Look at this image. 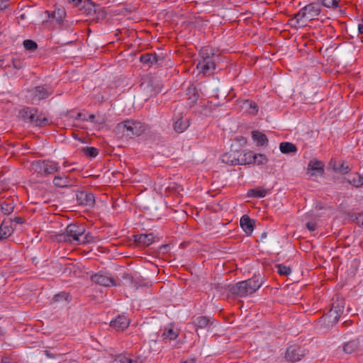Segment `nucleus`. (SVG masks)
I'll use <instances>...</instances> for the list:
<instances>
[{
    "mask_svg": "<svg viewBox=\"0 0 363 363\" xmlns=\"http://www.w3.org/2000/svg\"><path fill=\"white\" fill-rule=\"evenodd\" d=\"M262 284L263 280L260 276H254L233 285L230 288V291L239 297H245L255 293L262 286Z\"/></svg>",
    "mask_w": 363,
    "mask_h": 363,
    "instance_id": "f257e3e1",
    "label": "nucleus"
},
{
    "mask_svg": "<svg viewBox=\"0 0 363 363\" xmlns=\"http://www.w3.org/2000/svg\"><path fill=\"white\" fill-rule=\"evenodd\" d=\"M116 129L118 132L122 133L123 137L133 138L143 134L148 129V125L139 121L125 120L119 123Z\"/></svg>",
    "mask_w": 363,
    "mask_h": 363,
    "instance_id": "f03ea898",
    "label": "nucleus"
},
{
    "mask_svg": "<svg viewBox=\"0 0 363 363\" xmlns=\"http://www.w3.org/2000/svg\"><path fill=\"white\" fill-rule=\"evenodd\" d=\"M321 12V5L317 2H313L307 4L300 9L295 14L294 18L289 20L291 25L296 27L301 19L313 20L315 19Z\"/></svg>",
    "mask_w": 363,
    "mask_h": 363,
    "instance_id": "7ed1b4c3",
    "label": "nucleus"
},
{
    "mask_svg": "<svg viewBox=\"0 0 363 363\" xmlns=\"http://www.w3.org/2000/svg\"><path fill=\"white\" fill-rule=\"evenodd\" d=\"M85 233V228L83 225L71 223L68 225L63 233L57 235L60 242H69L74 245H79L81 237Z\"/></svg>",
    "mask_w": 363,
    "mask_h": 363,
    "instance_id": "20e7f679",
    "label": "nucleus"
},
{
    "mask_svg": "<svg viewBox=\"0 0 363 363\" xmlns=\"http://www.w3.org/2000/svg\"><path fill=\"white\" fill-rule=\"evenodd\" d=\"M19 116L26 122L36 126H45L48 124V119L42 113H38L35 108L26 107L19 111Z\"/></svg>",
    "mask_w": 363,
    "mask_h": 363,
    "instance_id": "39448f33",
    "label": "nucleus"
},
{
    "mask_svg": "<svg viewBox=\"0 0 363 363\" xmlns=\"http://www.w3.org/2000/svg\"><path fill=\"white\" fill-rule=\"evenodd\" d=\"M52 92V89L46 85L35 86L31 91L33 103L47 99Z\"/></svg>",
    "mask_w": 363,
    "mask_h": 363,
    "instance_id": "423d86ee",
    "label": "nucleus"
},
{
    "mask_svg": "<svg viewBox=\"0 0 363 363\" xmlns=\"http://www.w3.org/2000/svg\"><path fill=\"white\" fill-rule=\"evenodd\" d=\"M76 199L79 205L86 207H93L95 204V198L93 194L85 191H78L76 194Z\"/></svg>",
    "mask_w": 363,
    "mask_h": 363,
    "instance_id": "0eeeda50",
    "label": "nucleus"
},
{
    "mask_svg": "<svg viewBox=\"0 0 363 363\" xmlns=\"http://www.w3.org/2000/svg\"><path fill=\"white\" fill-rule=\"evenodd\" d=\"M305 354L301 347L298 345L289 346L285 353V358L288 361L297 362L304 357Z\"/></svg>",
    "mask_w": 363,
    "mask_h": 363,
    "instance_id": "6e6552de",
    "label": "nucleus"
},
{
    "mask_svg": "<svg viewBox=\"0 0 363 363\" xmlns=\"http://www.w3.org/2000/svg\"><path fill=\"white\" fill-rule=\"evenodd\" d=\"M53 184L60 188H69L75 185L76 180L68 175L62 174L55 176L53 179Z\"/></svg>",
    "mask_w": 363,
    "mask_h": 363,
    "instance_id": "1a4fd4ad",
    "label": "nucleus"
},
{
    "mask_svg": "<svg viewBox=\"0 0 363 363\" xmlns=\"http://www.w3.org/2000/svg\"><path fill=\"white\" fill-rule=\"evenodd\" d=\"M196 68L199 73H202L203 75H209L212 74L216 69V60H199Z\"/></svg>",
    "mask_w": 363,
    "mask_h": 363,
    "instance_id": "9d476101",
    "label": "nucleus"
},
{
    "mask_svg": "<svg viewBox=\"0 0 363 363\" xmlns=\"http://www.w3.org/2000/svg\"><path fill=\"white\" fill-rule=\"evenodd\" d=\"M91 280L96 284L104 286H116L115 281L113 278L102 273L95 274L91 277Z\"/></svg>",
    "mask_w": 363,
    "mask_h": 363,
    "instance_id": "9b49d317",
    "label": "nucleus"
},
{
    "mask_svg": "<svg viewBox=\"0 0 363 363\" xmlns=\"http://www.w3.org/2000/svg\"><path fill=\"white\" fill-rule=\"evenodd\" d=\"M153 233L140 234L134 235V241L138 245L147 247L155 241Z\"/></svg>",
    "mask_w": 363,
    "mask_h": 363,
    "instance_id": "f8f14e48",
    "label": "nucleus"
},
{
    "mask_svg": "<svg viewBox=\"0 0 363 363\" xmlns=\"http://www.w3.org/2000/svg\"><path fill=\"white\" fill-rule=\"evenodd\" d=\"M186 104L189 107H192L195 106L199 98V94L196 90V88L194 85L191 84L188 86L186 91Z\"/></svg>",
    "mask_w": 363,
    "mask_h": 363,
    "instance_id": "ddd939ff",
    "label": "nucleus"
},
{
    "mask_svg": "<svg viewBox=\"0 0 363 363\" xmlns=\"http://www.w3.org/2000/svg\"><path fill=\"white\" fill-rule=\"evenodd\" d=\"M324 167L325 164L322 161L312 159L308 164V170L311 172L312 175H322L324 172Z\"/></svg>",
    "mask_w": 363,
    "mask_h": 363,
    "instance_id": "4468645a",
    "label": "nucleus"
},
{
    "mask_svg": "<svg viewBox=\"0 0 363 363\" xmlns=\"http://www.w3.org/2000/svg\"><path fill=\"white\" fill-rule=\"evenodd\" d=\"M130 324V320L124 315H118L116 319L111 321V327L118 330H124Z\"/></svg>",
    "mask_w": 363,
    "mask_h": 363,
    "instance_id": "2eb2a0df",
    "label": "nucleus"
},
{
    "mask_svg": "<svg viewBox=\"0 0 363 363\" xmlns=\"http://www.w3.org/2000/svg\"><path fill=\"white\" fill-rule=\"evenodd\" d=\"M239 151H230L221 155V161L227 164L238 165Z\"/></svg>",
    "mask_w": 363,
    "mask_h": 363,
    "instance_id": "dca6fc26",
    "label": "nucleus"
},
{
    "mask_svg": "<svg viewBox=\"0 0 363 363\" xmlns=\"http://www.w3.org/2000/svg\"><path fill=\"white\" fill-rule=\"evenodd\" d=\"M240 224L244 232L247 235L252 234L255 227V222L248 216H242L240 218Z\"/></svg>",
    "mask_w": 363,
    "mask_h": 363,
    "instance_id": "f3484780",
    "label": "nucleus"
},
{
    "mask_svg": "<svg viewBox=\"0 0 363 363\" xmlns=\"http://www.w3.org/2000/svg\"><path fill=\"white\" fill-rule=\"evenodd\" d=\"M192 323L196 328H206L212 323V319L206 316H194L192 318Z\"/></svg>",
    "mask_w": 363,
    "mask_h": 363,
    "instance_id": "a211bd4d",
    "label": "nucleus"
},
{
    "mask_svg": "<svg viewBox=\"0 0 363 363\" xmlns=\"http://www.w3.org/2000/svg\"><path fill=\"white\" fill-rule=\"evenodd\" d=\"M11 220H4L0 225V240L8 238L13 233Z\"/></svg>",
    "mask_w": 363,
    "mask_h": 363,
    "instance_id": "6ab92c4d",
    "label": "nucleus"
},
{
    "mask_svg": "<svg viewBox=\"0 0 363 363\" xmlns=\"http://www.w3.org/2000/svg\"><path fill=\"white\" fill-rule=\"evenodd\" d=\"M255 154L252 152L239 151L238 165L253 163Z\"/></svg>",
    "mask_w": 363,
    "mask_h": 363,
    "instance_id": "aec40b11",
    "label": "nucleus"
},
{
    "mask_svg": "<svg viewBox=\"0 0 363 363\" xmlns=\"http://www.w3.org/2000/svg\"><path fill=\"white\" fill-rule=\"evenodd\" d=\"M189 126V119L183 116H179L174 123V129L177 133H183Z\"/></svg>",
    "mask_w": 363,
    "mask_h": 363,
    "instance_id": "412c9836",
    "label": "nucleus"
},
{
    "mask_svg": "<svg viewBox=\"0 0 363 363\" xmlns=\"http://www.w3.org/2000/svg\"><path fill=\"white\" fill-rule=\"evenodd\" d=\"M45 175L53 174L57 172L60 168L58 162L50 160H45Z\"/></svg>",
    "mask_w": 363,
    "mask_h": 363,
    "instance_id": "4be33fe9",
    "label": "nucleus"
},
{
    "mask_svg": "<svg viewBox=\"0 0 363 363\" xmlns=\"http://www.w3.org/2000/svg\"><path fill=\"white\" fill-rule=\"evenodd\" d=\"M199 56L201 57L200 60H216V57L218 58V56H216L212 48L209 47H203L200 50Z\"/></svg>",
    "mask_w": 363,
    "mask_h": 363,
    "instance_id": "5701e85b",
    "label": "nucleus"
},
{
    "mask_svg": "<svg viewBox=\"0 0 363 363\" xmlns=\"http://www.w3.org/2000/svg\"><path fill=\"white\" fill-rule=\"evenodd\" d=\"M140 61L144 65L150 66L157 62L158 56L155 53H145L140 55Z\"/></svg>",
    "mask_w": 363,
    "mask_h": 363,
    "instance_id": "b1692460",
    "label": "nucleus"
},
{
    "mask_svg": "<svg viewBox=\"0 0 363 363\" xmlns=\"http://www.w3.org/2000/svg\"><path fill=\"white\" fill-rule=\"evenodd\" d=\"M359 347L358 339L352 340L343 345V351L347 354H352L357 350Z\"/></svg>",
    "mask_w": 363,
    "mask_h": 363,
    "instance_id": "393cba45",
    "label": "nucleus"
},
{
    "mask_svg": "<svg viewBox=\"0 0 363 363\" xmlns=\"http://www.w3.org/2000/svg\"><path fill=\"white\" fill-rule=\"evenodd\" d=\"M45 160L34 161L30 164V170L41 175H45Z\"/></svg>",
    "mask_w": 363,
    "mask_h": 363,
    "instance_id": "a878e982",
    "label": "nucleus"
},
{
    "mask_svg": "<svg viewBox=\"0 0 363 363\" xmlns=\"http://www.w3.org/2000/svg\"><path fill=\"white\" fill-rule=\"evenodd\" d=\"M341 315H342L336 312L335 309L330 308V310L324 315L323 318L324 321L327 322L328 324H334L338 321Z\"/></svg>",
    "mask_w": 363,
    "mask_h": 363,
    "instance_id": "bb28decb",
    "label": "nucleus"
},
{
    "mask_svg": "<svg viewBox=\"0 0 363 363\" xmlns=\"http://www.w3.org/2000/svg\"><path fill=\"white\" fill-rule=\"evenodd\" d=\"M242 107L250 113L256 114L258 112L257 104L251 100H244L242 101Z\"/></svg>",
    "mask_w": 363,
    "mask_h": 363,
    "instance_id": "cd10ccee",
    "label": "nucleus"
},
{
    "mask_svg": "<svg viewBox=\"0 0 363 363\" xmlns=\"http://www.w3.org/2000/svg\"><path fill=\"white\" fill-rule=\"evenodd\" d=\"M252 137L255 141L259 145H265L268 143V139L267 136L258 131V130H253L252 132Z\"/></svg>",
    "mask_w": 363,
    "mask_h": 363,
    "instance_id": "c85d7f7f",
    "label": "nucleus"
},
{
    "mask_svg": "<svg viewBox=\"0 0 363 363\" xmlns=\"http://www.w3.org/2000/svg\"><path fill=\"white\" fill-rule=\"evenodd\" d=\"M280 151L284 154H289L297 152V147L295 145L289 142H282L279 145Z\"/></svg>",
    "mask_w": 363,
    "mask_h": 363,
    "instance_id": "c756f323",
    "label": "nucleus"
},
{
    "mask_svg": "<svg viewBox=\"0 0 363 363\" xmlns=\"http://www.w3.org/2000/svg\"><path fill=\"white\" fill-rule=\"evenodd\" d=\"M178 335L179 333L174 330L172 326H168L164 328L162 336L164 339L173 340H175Z\"/></svg>",
    "mask_w": 363,
    "mask_h": 363,
    "instance_id": "7c9ffc66",
    "label": "nucleus"
},
{
    "mask_svg": "<svg viewBox=\"0 0 363 363\" xmlns=\"http://www.w3.org/2000/svg\"><path fill=\"white\" fill-rule=\"evenodd\" d=\"M66 15V12L62 9H56L54 11L52 12L51 16L49 15V17H51L53 20H55L58 24H61L63 21V18Z\"/></svg>",
    "mask_w": 363,
    "mask_h": 363,
    "instance_id": "2f4dec72",
    "label": "nucleus"
},
{
    "mask_svg": "<svg viewBox=\"0 0 363 363\" xmlns=\"http://www.w3.org/2000/svg\"><path fill=\"white\" fill-rule=\"evenodd\" d=\"M333 169L335 172H338L342 174H345L350 171V168L345 162L337 163L335 162L333 165Z\"/></svg>",
    "mask_w": 363,
    "mask_h": 363,
    "instance_id": "473e14b6",
    "label": "nucleus"
},
{
    "mask_svg": "<svg viewBox=\"0 0 363 363\" xmlns=\"http://www.w3.org/2000/svg\"><path fill=\"white\" fill-rule=\"evenodd\" d=\"M14 204L9 199L4 201L1 205V211L5 214H11L14 210Z\"/></svg>",
    "mask_w": 363,
    "mask_h": 363,
    "instance_id": "72a5a7b5",
    "label": "nucleus"
},
{
    "mask_svg": "<svg viewBox=\"0 0 363 363\" xmlns=\"http://www.w3.org/2000/svg\"><path fill=\"white\" fill-rule=\"evenodd\" d=\"M333 303L331 309H335L336 312H337L339 314L342 315L344 313V302L342 300L339 301L337 299L336 301L333 299Z\"/></svg>",
    "mask_w": 363,
    "mask_h": 363,
    "instance_id": "f704fd0d",
    "label": "nucleus"
},
{
    "mask_svg": "<svg viewBox=\"0 0 363 363\" xmlns=\"http://www.w3.org/2000/svg\"><path fill=\"white\" fill-rule=\"evenodd\" d=\"M349 182L355 187H360L363 185V177L359 174H356Z\"/></svg>",
    "mask_w": 363,
    "mask_h": 363,
    "instance_id": "c9c22d12",
    "label": "nucleus"
},
{
    "mask_svg": "<svg viewBox=\"0 0 363 363\" xmlns=\"http://www.w3.org/2000/svg\"><path fill=\"white\" fill-rule=\"evenodd\" d=\"M276 267L277 268V272L280 275L288 276L291 272V268L289 267L285 266L284 264H279Z\"/></svg>",
    "mask_w": 363,
    "mask_h": 363,
    "instance_id": "e433bc0d",
    "label": "nucleus"
},
{
    "mask_svg": "<svg viewBox=\"0 0 363 363\" xmlns=\"http://www.w3.org/2000/svg\"><path fill=\"white\" fill-rule=\"evenodd\" d=\"M83 152L89 157H95L99 154V151L94 147H86L82 149Z\"/></svg>",
    "mask_w": 363,
    "mask_h": 363,
    "instance_id": "4c0bfd02",
    "label": "nucleus"
},
{
    "mask_svg": "<svg viewBox=\"0 0 363 363\" xmlns=\"http://www.w3.org/2000/svg\"><path fill=\"white\" fill-rule=\"evenodd\" d=\"M340 0H322V5L326 8L335 9L337 7Z\"/></svg>",
    "mask_w": 363,
    "mask_h": 363,
    "instance_id": "58836bf2",
    "label": "nucleus"
},
{
    "mask_svg": "<svg viewBox=\"0 0 363 363\" xmlns=\"http://www.w3.org/2000/svg\"><path fill=\"white\" fill-rule=\"evenodd\" d=\"M268 160L267 157L262 154L255 155V158L253 160V163H256L257 164H264L267 162Z\"/></svg>",
    "mask_w": 363,
    "mask_h": 363,
    "instance_id": "ea45409f",
    "label": "nucleus"
},
{
    "mask_svg": "<svg viewBox=\"0 0 363 363\" xmlns=\"http://www.w3.org/2000/svg\"><path fill=\"white\" fill-rule=\"evenodd\" d=\"M23 45L28 50H35L38 48L37 43L32 40H26L23 41Z\"/></svg>",
    "mask_w": 363,
    "mask_h": 363,
    "instance_id": "a19ab883",
    "label": "nucleus"
},
{
    "mask_svg": "<svg viewBox=\"0 0 363 363\" xmlns=\"http://www.w3.org/2000/svg\"><path fill=\"white\" fill-rule=\"evenodd\" d=\"M250 192L257 198H264L267 193L266 189H250Z\"/></svg>",
    "mask_w": 363,
    "mask_h": 363,
    "instance_id": "79ce46f5",
    "label": "nucleus"
},
{
    "mask_svg": "<svg viewBox=\"0 0 363 363\" xmlns=\"http://www.w3.org/2000/svg\"><path fill=\"white\" fill-rule=\"evenodd\" d=\"M92 240H93V236H91L89 233H87L85 235H83L82 237H81L80 240H79V245L90 242L92 241Z\"/></svg>",
    "mask_w": 363,
    "mask_h": 363,
    "instance_id": "37998d69",
    "label": "nucleus"
},
{
    "mask_svg": "<svg viewBox=\"0 0 363 363\" xmlns=\"http://www.w3.org/2000/svg\"><path fill=\"white\" fill-rule=\"evenodd\" d=\"M354 220H355L357 225L363 227V213L355 214Z\"/></svg>",
    "mask_w": 363,
    "mask_h": 363,
    "instance_id": "c03bdc74",
    "label": "nucleus"
},
{
    "mask_svg": "<svg viewBox=\"0 0 363 363\" xmlns=\"http://www.w3.org/2000/svg\"><path fill=\"white\" fill-rule=\"evenodd\" d=\"M306 226L310 231H315L317 228V223L315 221L311 220L307 222Z\"/></svg>",
    "mask_w": 363,
    "mask_h": 363,
    "instance_id": "a18cd8bd",
    "label": "nucleus"
},
{
    "mask_svg": "<svg viewBox=\"0 0 363 363\" xmlns=\"http://www.w3.org/2000/svg\"><path fill=\"white\" fill-rule=\"evenodd\" d=\"M96 119H95V123H97V124H104L106 123V118L104 116H99V115H97L96 116Z\"/></svg>",
    "mask_w": 363,
    "mask_h": 363,
    "instance_id": "49530a36",
    "label": "nucleus"
},
{
    "mask_svg": "<svg viewBox=\"0 0 363 363\" xmlns=\"http://www.w3.org/2000/svg\"><path fill=\"white\" fill-rule=\"evenodd\" d=\"M9 0H0V10L6 9L9 6Z\"/></svg>",
    "mask_w": 363,
    "mask_h": 363,
    "instance_id": "de8ad7c7",
    "label": "nucleus"
},
{
    "mask_svg": "<svg viewBox=\"0 0 363 363\" xmlns=\"http://www.w3.org/2000/svg\"><path fill=\"white\" fill-rule=\"evenodd\" d=\"M69 4H72L74 6H79L82 0H67Z\"/></svg>",
    "mask_w": 363,
    "mask_h": 363,
    "instance_id": "09e8293b",
    "label": "nucleus"
},
{
    "mask_svg": "<svg viewBox=\"0 0 363 363\" xmlns=\"http://www.w3.org/2000/svg\"><path fill=\"white\" fill-rule=\"evenodd\" d=\"M10 220L12 221H14L15 223H18V224H22L24 223V219L21 217H18V216H16L15 218H13V219H11Z\"/></svg>",
    "mask_w": 363,
    "mask_h": 363,
    "instance_id": "8fccbe9b",
    "label": "nucleus"
},
{
    "mask_svg": "<svg viewBox=\"0 0 363 363\" xmlns=\"http://www.w3.org/2000/svg\"><path fill=\"white\" fill-rule=\"evenodd\" d=\"M96 118V115L90 114V115H89L88 118H84L82 120L83 121H90L91 122L95 123Z\"/></svg>",
    "mask_w": 363,
    "mask_h": 363,
    "instance_id": "3c124183",
    "label": "nucleus"
},
{
    "mask_svg": "<svg viewBox=\"0 0 363 363\" xmlns=\"http://www.w3.org/2000/svg\"><path fill=\"white\" fill-rule=\"evenodd\" d=\"M121 363H133V360L130 359V358H128V357H123L121 359Z\"/></svg>",
    "mask_w": 363,
    "mask_h": 363,
    "instance_id": "603ef678",
    "label": "nucleus"
},
{
    "mask_svg": "<svg viewBox=\"0 0 363 363\" xmlns=\"http://www.w3.org/2000/svg\"><path fill=\"white\" fill-rule=\"evenodd\" d=\"M44 354L48 358H55V355L54 354H52V352H50V351H49V350H45Z\"/></svg>",
    "mask_w": 363,
    "mask_h": 363,
    "instance_id": "864d4df0",
    "label": "nucleus"
},
{
    "mask_svg": "<svg viewBox=\"0 0 363 363\" xmlns=\"http://www.w3.org/2000/svg\"><path fill=\"white\" fill-rule=\"evenodd\" d=\"M2 363H11L10 358L8 357H4L2 358Z\"/></svg>",
    "mask_w": 363,
    "mask_h": 363,
    "instance_id": "5fc2aeb1",
    "label": "nucleus"
},
{
    "mask_svg": "<svg viewBox=\"0 0 363 363\" xmlns=\"http://www.w3.org/2000/svg\"><path fill=\"white\" fill-rule=\"evenodd\" d=\"M358 30L360 33L363 34V24H359L358 26Z\"/></svg>",
    "mask_w": 363,
    "mask_h": 363,
    "instance_id": "6e6d98bb",
    "label": "nucleus"
},
{
    "mask_svg": "<svg viewBox=\"0 0 363 363\" xmlns=\"http://www.w3.org/2000/svg\"><path fill=\"white\" fill-rule=\"evenodd\" d=\"M182 363H195V359H188V360L184 361Z\"/></svg>",
    "mask_w": 363,
    "mask_h": 363,
    "instance_id": "4d7b16f0",
    "label": "nucleus"
},
{
    "mask_svg": "<svg viewBox=\"0 0 363 363\" xmlns=\"http://www.w3.org/2000/svg\"><path fill=\"white\" fill-rule=\"evenodd\" d=\"M213 286L215 287V289H220V288H221L218 284H213Z\"/></svg>",
    "mask_w": 363,
    "mask_h": 363,
    "instance_id": "13d9d810",
    "label": "nucleus"
},
{
    "mask_svg": "<svg viewBox=\"0 0 363 363\" xmlns=\"http://www.w3.org/2000/svg\"><path fill=\"white\" fill-rule=\"evenodd\" d=\"M152 91H153V94H157V93L160 92V89H158V90L155 89V90H153Z\"/></svg>",
    "mask_w": 363,
    "mask_h": 363,
    "instance_id": "bf43d9fd",
    "label": "nucleus"
},
{
    "mask_svg": "<svg viewBox=\"0 0 363 363\" xmlns=\"http://www.w3.org/2000/svg\"><path fill=\"white\" fill-rule=\"evenodd\" d=\"M3 64H4V62L2 61H0V67H3Z\"/></svg>",
    "mask_w": 363,
    "mask_h": 363,
    "instance_id": "052dcab7",
    "label": "nucleus"
},
{
    "mask_svg": "<svg viewBox=\"0 0 363 363\" xmlns=\"http://www.w3.org/2000/svg\"><path fill=\"white\" fill-rule=\"evenodd\" d=\"M63 165H64V167H67V162H64Z\"/></svg>",
    "mask_w": 363,
    "mask_h": 363,
    "instance_id": "680f3d73",
    "label": "nucleus"
}]
</instances>
